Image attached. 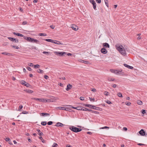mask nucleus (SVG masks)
I'll return each mask as SVG.
<instances>
[{"instance_id":"nucleus-9","label":"nucleus","mask_w":147,"mask_h":147,"mask_svg":"<svg viewBox=\"0 0 147 147\" xmlns=\"http://www.w3.org/2000/svg\"><path fill=\"white\" fill-rule=\"evenodd\" d=\"M32 39L31 42L35 43L37 44H40V42L38 40L32 38Z\"/></svg>"},{"instance_id":"nucleus-58","label":"nucleus","mask_w":147,"mask_h":147,"mask_svg":"<svg viewBox=\"0 0 147 147\" xmlns=\"http://www.w3.org/2000/svg\"><path fill=\"white\" fill-rule=\"evenodd\" d=\"M82 107H77V110H81V108H82Z\"/></svg>"},{"instance_id":"nucleus-22","label":"nucleus","mask_w":147,"mask_h":147,"mask_svg":"<svg viewBox=\"0 0 147 147\" xmlns=\"http://www.w3.org/2000/svg\"><path fill=\"white\" fill-rule=\"evenodd\" d=\"M85 106L86 107H88L90 109H92V108L93 106L92 105H89V104H85Z\"/></svg>"},{"instance_id":"nucleus-59","label":"nucleus","mask_w":147,"mask_h":147,"mask_svg":"<svg viewBox=\"0 0 147 147\" xmlns=\"http://www.w3.org/2000/svg\"><path fill=\"white\" fill-rule=\"evenodd\" d=\"M96 2L98 3H100L101 2V0H96Z\"/></svg>"},{"instance_id":"nucleus-11","label":"nucleus","mask_w":147,"mask_h":147,"mask_svg":"<svg viewBox=\"0 0 147 147\" xmlns=\"http://www.w3.org/2000/svg\"><path fill=\"white\" fill-rule=\"evenodd\" d=\"M72 88V85L70 84H68L67 86V88L66 90L67 91H69V90L71 89Z\"/></svg>"},{"instance_id":"nucleus-25","label":"nucleus","mask_w":147,"mask_h":147,"mask_svg":"<svg viewBox=\"0 0 147 147\" xmlns=\"http://www.w3.org/2000/svg\"><path fill=\"white\" fill-rule=\"evenodd\" d=\"M1 54L3 55L9 56L11 55V53L6 52H3L1 53Z\"/></svg>"},{"instance_id":"nucleus-21","label":"nucleus","mask_w":147,"mask_h":147,"mask_svg":"<svg viewBox=\"0 0 147 147\" xmlns=\"http://www.w3.org/2000/svg\"><path fill=\"white\" fill-rule=\"evenodd\" d=\"M58 109H61L62 110H66V111H67V109H68L67 108H66L64 107H58Z\"/></svg>"},{"instance_id":"nucleus-8","label":"nucleus","mask_w":147,"mask_h":147,"mask_svg":"<svg viewBox=\"0 0 147 147\" xmlns=\"http://www.w3.org/2000/svg\"><path fill=\"white\" fill-rule=\"evenodd\" d=\"M23 37L24 39H25L27 40L28 41L30 42H31L32 38L26 36H24Z\"/></svg>"},{"instance_id":"nucleus-45","label":"nucleus","mask_w":147,"mask_h":147,"mask_svg":"<svg viewBox=\"0 0 147 147\" xmlns=\"http://www.w3.org/2000/svg\"><path fill=\"white\" fill-rule=\"evenodd\" d=\"M26 69L29 71H31L32 70L31 68L29 67H27Z\"/></svg>"},{"instance_id":"nucleus-13","label":"nucleus","mask_w":147,"mask_h":147,"mask_svg":"<svg viewBox=\"0 0 147 147\" xmlns=\"http://www.w3.org/2000/svg\"><path fill=\"white\" fill-rule=\"evenodd\" d=\"M92 109L96 110H99L101 111L102 109L99 107H96L95 106H93V107L92 108Z\"/></svg>"},{"instance_id":"nucleus-53","label":"nucleus","mask_w":147,"mask_h":147,"mask_svg":"<svg viewBox=\"0 0 147 147\" xmlns=\"http://www.w3.org/2000/svg\"><path fill=\"white\" fill-rule=\"evenodd\" d=\"M5 140L6 141H10V139L8 138H6L5 139Z\"/></svg>"},{"instance_id":"nucleus-38","label":"nucleus","mask_w":147,"mask_h":147,"mask_svg":"<svg viewBox=\"0 0 147 147\" xmlns=\"http://www.w3.org/2000/svg\"><path fill=\"white\" fill-rule=\"evenodd\" d=\"M109 93L107 91H105L104 93V94L106 96H108L109 95Z\"/></svg>"},{"instance_id":"nucleus-50","label":"nucleus","mask_w":147,"mask_h":147,"mask_svg":"<svg viewBox=\"0 0 147 147\" xmlns=\"http://www.w3.org/2000/svg\"><path fill=\"white\" fill-rule=\"evenodd\" d=\"M27 23V22L26 21H24L22 22V24L24 25L26 24Z\"/></svg>"},{"instance_id":"nucleus-2","label":"nucleus","mask_w":147,"mask_h":147,"mask_svg":"<svg viewBox=\"0 0 147 147\" xmlns=\"http://www.w3.org/2000/svg\"><path fill=\"white\" fill-rule=\"evenodd\" d=\"M69 129L72 131L75 132H78L82 130L81 129H80L73 126H71L69 127Z\"/></svg>"},{"instance_id":"nucleus-17","label":"nucleus","mask_w":147,"mask_h":147,"mask_svg":"<svg viewBox=\"0 0 147 147\" xmlns=\"http://www.w3.org/2000/svg\"><path fill=\"white\" fill-rule=\"evenodd\" d=\"M103 46L106 48H109V45L108 43L105 42L103 44Z\"/></svg>"},{"instance_id":"nucleus-29","label":"nucleus","mask_w":147,"mask_h":147,"mask_svg":"<svg viewBox=\"0 0 147 147\" xmlns=\"http://www.w3.org/2000/svg\"><path fill=\"white\" fill-rule=\"evenodd\" d=\"M105 1L106 5L108 7V0H105Z\"/></svg>"},{"instance_id":"nucleus-41","label":"nucleus","mask_w":147,"mask_h":147,"mask_svg":"<svg viewBox=\"0 0 147 147\" xmlns=\"http://www.w3.org/2000/svg\"><path fill=\"white\" fill-rule=\"evenodd\" d=\"M13 48H14V49H19V47H18V46H13H13H11Z\"/></svg>"},{"instance_id":"nucleus-42","label":"nucleus","mask_w":147,"mask_h":147,"mask_svg":"<svg viewBox=\"0 0 147 147\" xmlns=\"http://www.w3.org/2000/svg\"><path fill=\"white\" fill-rule=\"evenodd\" d=\"M58 145L56 143H54L53 144L52 146L53 147H57Z\"/></svg>"},{"instance_id":"nucleus-56","label":"nucleus","mask_w":147,"mask_h":147,"mask_svg":"<svg viewBox=\"0 0 147 147\" xmlns=\"http://www.w3.org/2000/svg\"><path fill=\"white\" fill-rule=\"evenodd\" d=\"M42 53L44 54H49V52H46V51H43V52H42Z\"/></svg>"},{"instance_id":"nucleus-49","label":"nucleus","mask_w":147,"mask_h":147,"mask_svg":"<svg viewBox=\"0 0 147 147\" xmlns=\"http://www.w3.org/2000/svg\"><path fill=\"white\" fill-rule=\"evenodd\" d=\"M28 65L30 67H32L34 66L33 64L32 63H30L28 64Z\"/></svg>"},{"instance_id":"nucleus-43","label":"nucleus","mask_w":147,"mask_h":147,"mask_svg":"<svg viewBox=\"0 0 147 147\" xmlns=\"http://www.w3.org/2000/svg\"><path fill=\"white\" fill-rule=\"evenodd\" d=\"M105 102L109 104H110L112 103L109 100H107L105 101Z\"/></svg>"},{"instance_id":"nucleus-61","label":"nucleus","mask_w":147,"mask_h":147,"mask_svg":"<svg viewBox=\"0 0 147 147\" xmlns=\"http://www.w3.org/2000/svg\"><path fill=\"white\" fill-rule=\"evenodd\" d=\"M123 129L124 131H127V129L126 127H123Z\"/></svg>"},{"instance_id":"nucleus-34","label":"nucleus","mask_w":147,"mask_h":147,"mask_svg":"<svg viewBox=\"0 0 147 147\" xmlns=\"http://www.w3.org/2000/svg\"><path fill=\"white\" fill-rule=\"evenodd\" d=\"M38 70H39V71H38V70L37 72H38L39 73H43L44 72L42 70L40 69H39Z\"/></svg>"},{"instance_id":"nucleus-47","label":"nucleus","mask_w":147,"mask_h":147,"mask_svg":"<svg viewBox=\"0 0 147 147\" xmlns=\"http://www.w3.org/2000/svg\"><path fill=\"white\" fill-rule=\"evenodd\" d=\"M45 99V102H50V99Z\"/></svg>"},{"instance_id":"nucleus-35","label":"nucleus","mask_w":147,"mask_h":147,"mask_svg":"<svg viewBox=\"0 0 147 147\" xmlns=\"http://www.w3.org/2000/svg\"><path fill=\"white\" fill-rule=\"evenodd\" d=\"M117 95L118 96L120 97H122L123 96L122 95V94L120 92H119L117 94Z\"/></svg>"},{"instance_id":"nucleus-24","label":"nucleus","mask_w":147,"mask_h":147,"mask_svg":"<svg viewBox=\"0 0 147 147\" xmlns=\"http://www.w3.org/2000/svg\"><path fill=\"white\" fill-rule=\"evenodd\" d=\"M44 40H45L46 41L48 42H51L52 43L53 41V40L51 39H44Z\"/></svg>"},{"instance_id":"nucleus-26","label":"nucleus","mask_w":147,"mask_h":147,"mask_svg":"<svg viewBox=\"0 0 147 147\" xmlns=\"http://www.w3.org/2000/svg\"><path fill=\"white\" fill-rule=\"evenodd\" d=\"M93 5V8L94 9L96 10V3L94 2V3H92Z\"/></svg>"},{"instance_id":"nucleus-44","label":"nucleus","mask_w":147,"mask_h":147,"mask_svg":"<svg viewBox=\"0 0 147 147\" xmlns=\"http://www.w3.org/2000/svg\"><path fill=\"white\" fill-rule=\"evenodd\" d=\"M53 123V122L51 121H49L47 123V124L49 125H51Z\"/></svg>"},{"instance_id":"nucleus-63","label":"nucleus","mask_w":147,"mask_h":147,"mask_svg":"<svg viewBox=\"0 0 147 147\" xmlns=\"http://www.w3.org/2000/svg\"><path fill=\"white\" fill-rule=\"evenodd\" d=\"M90 0V2L92 3H94V2H95L94 0Z\"/></svg>"},{"instance_id":"nucleus-5","label":"nucleus","mask_w":147,"mask_h":147,"mask_svg":"<svg viewBox=\"0 0 147 147\" xmlns=\"http://www.w3.org/2000/svg\"><path fill=\"white\" fill-rule=\"evenodd\" d=\"M32 99L36 100L37 101H38L39 102H45V99L44 98H32Z\"/></svg>"},{"instance_id":"nucleus-6","label":"nucleus","mask_w":147,"mask_h":147,"mask_svg":"<svg viewBox=\"0 0 147 147\" xmlns=\"http://www.w3.org/2000/svg\"><path fill=\"white\" fill-rule=\"evenodd\" d=\"M139 133L142 136H147V134H145V132L144 131L143 129H141L139 132Z\"/></svg>"},{"instance_id":"nucleus-12","label":"nucleus","mask_w":147,"mask_h":147,"mask_svg":"<svg viewBox=\"0 0 147 147\" xmlns=\"http://www.w3.org/2000/svg\"><path fill=\"white\" fill-rule=\"evenodd\" d=\"M53 43L56 44L58 45H62L63 44L61 43L59 41L56 40H53Z\"/></svg>"},{"instance_id":"nucleus-57","label":"nucleus","mask_w":147,"mask_h":147,"mask_svg":"<svg viewBox=\"0 0 147 147\" xmlns=\"http://www.w3.org/2000/svg\"><path fill=\"white\" fill-rule=\"evenodd\" d=\"M82 62L84 63H85V64H87L88 63V62L87 61H84V60H82Z\"/></svg>"},{"instance_id":"nucleus-31","label":"nucleus","mask_w":147,"mask_h":147,"mask_svg":"<svg viewBox=\"0 0 147 147\" xmlns=\"http://www.w3.org/2000/svg\"><path fill=\"white\" fill-rule=\"evenodd\" d=\"M47 124L46 121H42L41 123V124L43 125H45Z\"/></svg>"},{"instance_id":"nucleus-54","label":"nucleus","mask_w":147,"mask_h":147,"mask_svg":"<svg viewBox=\"0 0 147 147\" xmlns=\"http://www.w3.org/2000/svg\"><path fill=\"white\" fill-rule=\"evenodd\" d=\"M23 106L22 105H20L18 109L20 111V110L23 108Z\"/></svg>"},{"instance_id":"nucleus-16","label":"nucleus","mask_w":147,"mask_h":147,"mask_svg":"<svg viewBox=\"0 0 147 147\" xmlns=\"http://www.w3.org/2000/svg\"><path fill=\"white\" fill-rule=\"evenodd\" d=\"M123 65L125 67H127L129 69H132L133 68V67L128 65L125 63H124L123 64Z\"/></svg>"},{"instance_id":"nucleus-3","label":"nucleus","mask_w":147,"mask_h":147,"mask_svg":"<svg viewBox=\"0 0 147 147\" xmlns=\"http://www.w3.org/2000/svg\"><path fill=\"white\" fill-rule=\"evenodd\" d=\"M55 53L60 56H65L66 55V53L64 52H55Z\"/></svg>"},{"instance_id":"nucleus-1","label":"nucleus","mask_w":147,"mask_h":147,"mask_svg":"<svg viewBox=\"0 0 147 147\" xmlns=\"http://www.w3.org/2000/svg\"><path fill=\"white\" fill-rule=\"evenodd\" d=\"M115 47L119 52L123 55L125 56L126 55V51L123 46L119 44H117L115 45Z\"/></svg>"},{"instance_id":"nucleus-10","label":"nucleus","mask_w":147,"mask_h":147,"mask_svg":"<svg viewBox=\"0 0 147 147\" xmlns=\"http://www.w3.org/2000/svg\"><path fill=\"white\" fill-rule=\"evenodd\" d=\"M100 51L101 53L104 54H105L107 53V50L105 48H103L101 49Z\"/></svg>"},{"instance_id":"nucleus-36","label":"nucleus","mask_w":147,"mask_h":147,"mask_svg":"<svg viewBox=\"0 0 147 147\" xmlns=\"http://www.w3.org/2000/svg\"><path fill=\"white\" fill-rule=\"evenodd\" d=\"M39 67H40V65L38 64H37L36 65H34V68L36 69L37 68H38Z\"/></svg>"},{"instance_id":"nucleus-55","label":"nucleus","mask_w":147,"mask_h":147,"mask_svg":"<svg viewBox=\"0 0 147 147\" xmlns=\"http://www.w3.org/2000/svg\"><path fill=\"white\" fill-rule=\"evenodd\" d=\"M80 100H84V97L83 96H81L80 98Z\"/></svg>"},{"instance_id":"nucleus-14","label":"nucleus","mask_w":147,"mask_h":147,"mask_svg":"<svg viewBox=\"0 0 147 147\" xmlns=\"http://www.w3.org/2000/svg\"><path fill=\"white\" fill-rule=\"evenodd\" d=\"M13 34L16 35L18 36H21V37H23L24 36V35H22V34H21L20 33H16V32H13Z\"/></svg>"},{"instance_id":"nucleus-20","label":"nucleus","mask_w":147,"mask_h":147,"mask_svg":"<svg viewBox=\"0 0 147 147\" xmlns=\"http://www.w3.org/2000/svg\"><path fill=\"white\" fill-rule=\"evenodd\" d=\"M56 99V98L53 97V98L50 99V102H55Z\"/></svg>"},{"instance_id":"nucleus-33","label":"nucleus","mask_w":147,"mask_h":147,"mask_svg":"<svg viewBox=\"0 0 147 147\" xmlns=\"http://www.w3.org/2000/svg\"><path fill=\"white\" fill-rule=\"evenodd\" d=\"M85 111H90L91 112V111H92V110L89 109H88L87 108H85Z\"/></svg>"},{"instance_id":"nucleus-51","label":"nucleus","mask_w":147,"mask_h":147,"mask_svg":"<svg viewBox=\"0 0 147 147\" xmlns=\"http://www.w3.org/2000/svg\"><path fill=\"white\" fill-rule=\"evenodd\" d=\"M127 106H129L131 104V103L129 102H125Z\"/></svg>"},{"instance_id":"nucleus-19","label":"nucleus","mask_w":147,"mask_h":147,"mask_svg":"<svg viewBox=\"0 0 147 147\" xmlns=\"http://www.w3.org/2000/svg\"><path fill=\"white\" fill-rule=\"evenodd\" d=\"M71 27L73 30L75 31L77 30L78 29V27L75 25H72Z\"/></svg>"},{"instance_id":"nucleus-52","label":"nucleus","mask_w":147,"mask_h":147,"mask_svg":"<svg viewBox=\"0 0 147 147\" xmlns=\"http://www.w3.org/2000/svg\"><path fill=\"white\" fill-rule=\"evenodd\" d=\"M142 113L143 114H145L146 113V110L144 109H142Z\"/></svg>"},{"instance_id":"nucleus-48","label":"nucleus","mask_w":147,"mask_h":147,"mask_svg":"<svg viewBox=\"0 0 147 147\" xmlns=\"http://www.w3.org/2000/svg\"><path fill=\"white\" fill-rule=\"evenodd\" d=\"M24 86H26L27 87H29L30 85L28 83L26 82L25 84H24Z\"/></svg>"},{"instance_id":"nucleus-37","label":"nucleus","mask_w":147,"mask_h":147,"mask_svg":"<svg viewBox=\"0 0 147 147\" xmlns=\"http://www.w3.org/2000/svg\"><path fill=\"white\" fill-rule=\"evenodd\" d=\"M26 83L25 81L24 80H22L21 82V84L24 85V84Z\"/></svg>"},{"instance_id":"nucleus-27","label":"nucleus","mask_w":147,"mask_h":147,"mask_svg":"<svg viewBox=\"0 0 147 147\" xmlns=\"http://www.w3.org/2000/svg\"><path fill=\"white\" fill-rule=\"evenodd\" d=\"M137 102L138 105H142L143 104L142 102L140 100H138Z\"/></svg>"},{"instance_id":"nucleus-23","label":"nucleus","mask_w":147,"mask_h":147,"mask_svg":"<svg viewBox=\"0 0 147 147\" xmlns=\"http://www.w3.org/2000/svg\"><path fill=\"white\" fill-rule=\"evenodd\" d=\"M36 131L38 132V135L40 136H41L43 134V133L42 132H41L40 130L39 129H37Z\"/></svg>"},{"instance_id":"nucleus-62","label":"nucleus","mask_w":147,"mask_h":147,"mask_svg":"<svg viewBox=\"0 0 147 147\" xmlns=\"http://www.w3.org/2000/svg\"><path fill=\"white\" fill-rule=\"evenodd\" d=\"M44 77L46 79H47L49 78L48 76L46 75L44 76Z\"/></svg>"},{"instance_id":"nucleus-15","label":"nucleus","mask_w":147,"mask_h":147,"mask_svg":"<svg viewBox=\"0 0 147 147\" xmlns=\"http://www.w3.org/2000/svg\"><path fill=\"white\" fill-rule=\"evenodd\" d=\"M64 125L61 123L57 122V123L56 125H55V126H57V127H59V126L62 127Z\"/></svg>"},{"instance_id":"nucleus-4","label":"nucleus","mask_w":147,"mask_h":147,"mask_svg":"<svg viewBox=\"0 0 147 147\" xmlns=\"http://www.w3.org/2000/svg\"><path fill=\"white\" fill-rule=\"evenodd\" d=\"M122 69H120L119 70L115 69V74H119L123 75L124 74V72H122Z\"/></svg>"},{"instance_id":"nucleus-28","label":"nucleus","mask_w":147,"mask_h":147,"mask_svg":"<svg viewBox=\"0 0 147 147\" xmlns=\"http://www.w3.org/2000/svg\"><path fill=\"white\" fill-rule=\"evenodd\" d=\"M39 138L41 140L42 142L43 143H45V140L42 138V137H39Z\"/></svg>"},{"instance_id":"nucleus-46","label":"nucleus","mask_w":147,"mask_h":147,"mask_svg":"<svg viewBox=\"0 0 147 147\" xmlns=\"http://www.w3.org/2000/svg\"><path fill=\"white\" fill-rule=\"evenodd\" d=\"M27 92L28 93H32L33 92V91L32 90H28Z\"/></svg>"},{"instance_id":"nucleus-39","label":"nucleus","mask_w":147,"mask_h":147,"mask_svg":"<svg viewBox=\"0 0 147 147\" xmlns=\"http://www.w3.org/2000/svg\"><path fill=\"white\" fill-rule=\"evenodd\" d=\"M115 69H110V71L113 73H114L115 74Z\"/></svg>"},{"instance_id":"nucleus-60","label":"nucleus","mask_w":147,"mask_h":147,"mask_svg":"<svg viewBox=\"0 0 147 147\" xmlns=\"http://www.w3.org/2000/svg\"><path fill=\"white\" fill-rule=\"evenodd\" d=\"M50 27L52 29H53L55 28V26L53 25H51L50 26Z\"/></svg>"},{"instance_id":"nucleus-18","label":"nucleus","mask_w":147,"mask_h":147,"mask_svg":"<svg viewBox=\"0 0 147 147\" xmlns=\"http://www.w3.org/2000/svg\"><path fill=\"white\" fill-rule=\"evenodd\" d=\"M40 115L42 116H49L50 115V114L48 113H40Z\"/></svg>"},{"instance_id":"nucleus-30","label":"nucleus","mask_w":147,"mask_h":147,"mask_svg":"<svg viewBox=\"0 0 147 147\" xmlns=\"http://www.w3.org/2000/svg\"><path fill=\"white\" fill-rule=\"evenodd\" d=\"M91 112L92 113H94L96 114H99V112L98 111H93L92 110V111H91Z\"/></svg>"},{"instance_id":"nucleus-32","label":"nucleus","mask_w":147,"mask_h":147,"mask_svg":"<svg viewBox=\"0 0 147 147\" xmlns=\"http://www.w3.org/2000/svg\"><path fill=\"white\" fill-rule=\"evenodd\" d=\"M39 35L40 36H46L47 34L45 33H40L39 34Z\"/></svg>"},{"instance_id":"nucleus-40","label":"nucleus","mask_w":147,"mask_h":147,"mask_svg":"<svg viewBox=\"0 0 147 147\" xmlns=\"http://www.w3.org/2000/svg\"><path fill=\"white\" fill-rule=\"evenodd\" d=\"M108 80L109 81H113L114 80V79L112 78H108Z\"/></svg>"},{"instance_id":"nucleus-64","label":"nucleus","mask_w":147,"mask_h":147,"mask_svg":"<svg viewBox=\"0 0 147 147\" xmlns=\"http://www.w3.org/2000/svg\"><path fill=\"white\" fill-rule=\"evenodd\" d=\"M138 145L139 146H144L145 145L144 144L142 143H138Z\"/></svg>"},{"instance_id":"nucleus-7","label":"nucleus","mask_w":147,"mask_h":147,"mask_svg":"<svg viewBox=\"0 0 147 147\" xmlns=\"http://www.w3.org/2000/svg\"><path fill=\"white\" fill-rule=\"evenodd\" d=\"M8 38L11 41L13 42H18V39L14 38L11 37H8Z\"/></svg>"}]
</instances>
